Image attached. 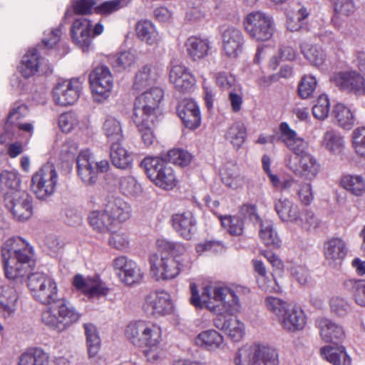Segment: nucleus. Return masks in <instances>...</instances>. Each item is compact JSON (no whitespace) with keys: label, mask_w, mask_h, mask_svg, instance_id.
Here are the masks:
<instances>
[{"label":"nucleus","mask_w":365,"mask_h":365,"mask_svg":"<svg viewBox=\"0 0 365 365\" xmlns=\"http://www.w3.org/2000/svg\"><path fill=\"white\" fill-rule=\"evenodd\" d=\"M32 255V247L22 238L13 237L8 239L1 249L6 278L23 283L30 272L29 263Z\"/></svg>","instance_id":"1"},{"label":"nucleus","mask_w":365,"mask_h":365,"mask_svg":"<svg viewBox=\"0 0 365 365\" xmlns=\"http://www.w3.org/2000/svg\"><path fill=\"white\" fill-rule=\"evenodd\" d=\"M160 252L150 256V273L156 280H170L175 278L181 271L176 258L182 256L186 248L181 244H175L164 239L157 240Z\"/></svg>","instance_id":"2"},{"label":"nucleus","mask_w":365,"mask_h":365,"mask_svg":"<svg viewBox=\"0 0 365 365\" xmlns=\"http://www.w3.org/2000/svg\"><path fill=\"white\" fill-rule=\"evenodd\" d=\"M46 306L41 313V322L57 332L65 331L81 317L78 311L64 297Z\"/></svg>","instance_id":"3"},{"label":"nucleus","mask_w":365,"mask_h":365,"mask_svg":"<svg viewBox=\"0 0 365 365\" xmlns=\"http://www.w3.org/2000/svg\"><path fill=\"white\" fill-rule=\"evenodd\" d=\"M235 365H278L277 351L269 346L254 344L245 345L236 352L234 357Z\"/></svg>","instance_id":"4"},{"label":"nucleus","mask_w":365,"mask_h":365,"mask_svg":"<svg viewBox=\"0 0 365 365\" xmlns=\"http://www.w3.org/2000/svg\"><path fill=\"white\" fill-rule=\"evenodd\" d=\"M28 287L34 299L43 305L62 298L59 297L57 282L43 273L31 274L28 278Z\"/></svg>","instance_id":"5"},{"label":"nucleus","mask_w":365,"mask_h":365,"mask_svg":"<svg viewBox=\"0 0 365 365\" xmlns=\"http://www.w3.org/2000/svg\"><path fill=\"white\" fill-rule=\"evenodd\" d=\"M140 165L156 186L164 190H172L176 185L177 179L173 168L160 158H145Z\"/></svg>","instance_id":"6"},{"label":"nucleus","mask_w":365,"mask_h":365,"mask_svg":"<svg viewBox=\"0 0 365 365\" xmlns=\"http://www.w3.org/2000/svg\"><path fill=\"white\" fill-rule=\"evenodd\" d=\"M239 213L244 216V220L239 216L222 215L220 220L222 226L224 227L235 228L242 226H253L260 228H272L273 225L271 222L263 221L257 212V207L255 205H242Z\"/></svg>","instance_id":"7"},{"label":"nucleus","mask_w":365,"mask_h":365,"mask_svg":"<svg viewBox=\"0 0 365 365\" xmlns=\"http://www.w3.org/2000/svg\"><path fill=\"white\" fill-rule=\"evenodd\" d=\"M78 175L85 183L91 185L96 182L98 173H106L110 170L108 160L95 163L92 153L88 150L81 151L77 158Z\"/></svg>","instance_id":"8"},{"label":"nucleus","mask_w":365,"mask_h":365,"mask_svg":"<svg viewBox=\"0 0 365 365\" xmlns=\"http://www.w3.org/2000/svg\"><path fill=\"white\" fill-rule=\"evenodd\" d=\"M58 175L53 164L42 166L31 178V188L36 197L44 199L51 195L57 183Z\"/></svg>","instance_id":"9"},{"label":"nucleus","mask_w":365,"mask_h":365,"mask_svg":"<svg viewBox=\"0 0 365 365\" xmlns=\"http://www.w3.org/2000/svg\"><path fill=\"white\" fill-rule=\"evenodd\" d=\"M163 95V91L155 87L137 97L135 101L133 118L156 120V111Z\"/></svg>","instance_id":"10"},{"label":"nucleus","mask_w":365,"mask_h":365,"mask_svg":"<svg viewBox=\"0 0 365 365\" xmlns=\"http://www.w3.org/2000/svg\"><path fill=\"white\" fill-rule=\"evenodd\" d=\"M88 80L96 101L101 102L110 96L113 86V78L107 66H100L95 68L90 73Z\"/></svg>","instance_id":"11"},{"label":"nucleus","mask_w":365,"mask_h":365,"mask_svg":"<svg viewBox=\"0 0 365 365\" xmlns=\"http://www.w3.org/2000/svg\"><path fill=\"white\" fill-rule=\"evenodd\" d=\"M245 27L250 36L256 41L269 40L274 31L272 19L259 11L252 12L247 16Z\"/></svg>","instance_id":"12"},{"label":"nucleus","mask_w":365,"mask_h":365,"mask_svg":"<svg viewBox=\"0 0 365 365\" xmlns=\"http://www.w3.org/2000/svg\"><path fill=\"white\" fill-rule=\"evenodd\" d=\"M285 164L296 176L307 181L313 180L320 170L319 163L309 153L302 156L289 155L285 160Z\"/></svg>","instance_id":"13"},{"label":"nucleus","mask_w":365,"mask_h":365,"mask_svg":"<svg viewBox=\"0 0 365 365\" xmlns=\"http://www.w3.org/2000/svg\"><path fill=\"white\" fill-rule=\"evenodd\" d=\"M115 274L123 285L132 287L143 281L145 272L135 262L122 256L115 259Z\"/></svg>","instance_id":"14"},{"label":"nucleus","mask_w":365,"mask_h":365,"mask_svg":"<svg viewBox=\"0 0 365 365\" xmlns=\"http://www.w3.org/2000/svg\"><path fill=\"white\" fill-rule=\"evenodd\" d=\"M6 207L19 221H25L33 213L32 197L26 191L9 193L4 197Z\"/></svg>","instance_id":"15"},{"label":"nucleus","mask_w":365,"mask_h":365,"mask_svg":"<svg viewBox=\"0 0 365 365\" xmlns=\"http://www.w3.org/2000/svg\"><path fill=\"white\" fill-rule=\"evenodd\" d=\"M191 297L190 304L196 308L206 307L210 312L217 314L219 310L218 291L220 286H206L202 289L201 294H199L197 287L195 283L191 282L190 284Z\"/></svg>","instance_id":"16"},{"label":"nucleus","mask_w":365,"mask_h":365,"mask_svg":"<svg viewBox=\"0 0 365 365\" xmlns=\"http://www.w3.org/2000/svg\"><path fill=\"white\" fill-rule=\"evenodd\" d=\"M81 85L78 79L63 81L53 88L54 102L61 106L74 104L79 98Z\"/></svg>","instance_id":"17"},{"label":"nucleus","mask_w":365,"mask_h":365,"mask_svg":"<svg viewBox=\"0 0 365 365\" xmlns=\"http://www.w3.org/2000/svg\"><path fill=\"white\" fill-rule=\"evenodd\" d=\"M143 309L148 315L159 317L170 314L173 305L169 294L165 292H154L145 297Z\"/></svg>","instance_id":"18"},{"label":"nucleus","mask_w":365,"mask_h":365,"mask_svg":"<svg viewBox=\"0 0 365 365\" xmlns=\"http://www.w3.org/2000/svg\"><path fill=\"white\" fill-rule=\"evenodd\" d=\"M332 81L341 90L352 92L357 96L365 95V79L356 71L336 73L333 76Z\"/></svg>","instance_id":"19"},{"label":"nucleus","mask_w":365,"mask_h":365,"mask_svg":"<svg viewBox=\"0 0 365 365\" xmlns=\"http://www.w3.org/2000/svg\"><path fill=\"white\" fill-rule=\"evenodd\" d=\"M278 323L284 330L297 332L305 327L307 316L301 307L289 304L278 320Z\"/></svg>","instance_id":"20"},{"label":"nucleus","mask_w":365,"mask_h":365,"mask_svg":"<svg viewBox=\"0 0 365 365\" xmlns=\"http://www.w3.org/2000/svg\"><path fill=\"white\" fill-rule=\"evenodd\" d=\"M347 254L346 242L340 237H332L324 243V255L327 264L337 268Z\"/></svg>","instance_id":"21"},{"label":"nucleus","mask_w":365,"mask_h":365,"mask_svg":"<svg viewBox=\"0 0 365 365\" xmlns=\"http://www.w3.org/2000/svg\"><path fill=\"white\" fill-rule=\"evenodd\" d=\"M19 71L25 78H29L37 72L47 73L50 67L47 61L41 57L37 49L32 48L23 56Z\"/></svg>","instance_id":"22"},{"label":"nucleus","mask_w":365,"mask_h":365,"mask_svg":"<svg viewBox=\"0 0 365 365\" xmlns=\"http://www.w3.org/2000/svg\"><path fill=\"white\" fill-rule=\"evenodd\" d=\"M169 81L180 92H187L196 80L190 68L182 64L173 65L169 71Z\"/></svg>","instance_id":"23"},{"label":"nucleus","mask_w":365,"mask_h":365,"mask_svg":"<svg viewBox=\"0 0 365 365\" xmlns=\"http://www.w3.org/2000/svg\"><path fill=\"white\" fill-rule=\"evenodd\" d=\"M316 327L322 341L327 343H337L345 338L344 328L339 324L326 317H319Z\"/></svg>","instance_id":"24"},{"label":"nucleus","mask_w":365,"mask_h":365,"mask_svg":"<svg viewBox=\"0 0 365 365\" xmlns=\"http://www.w3.org/2000/svg\"><path fill=\"white\" fill-rule=\"evenodd\" d=\"M177 112L186 128L194 130L200 126L201 114L194 101L188 98L182 100L178 106Z\"/></svg>","instance_id":"25"},{"label":"nucleus","mask_w":365,"mask_h":365,"mask_svg":"<svg viewBox=\"0 0 365 365\" xmlns=\"http://www.w3.org/2000/svg\"><path fill=\"white\" fill-rule=\"evenodd\" d=\"M279 130L281 133L279 140L295 154L294 156H302L308 153L307 152V143L303 138L299 137L287 123H282Z\"/></svg>","instance_id":"26"},{"label":"nucleus","mask_w":365,"mask_h":365,"mask_svg":"<svg viewBox=\"0 0 365 365\" xmlns=\"http://www.w3.org/2000/svg\"><path fill=\"white\" fill-rule=\"evenodd\" d=\"M240 292L239 288L232 289L227 287H221L218 292L219 298V310L217 314H222L224 313L237 312L241 307L240 300L238 296Z\"/></svg>","instance_id":"27"},{"label":"nucleus","mask_w":365,"mask_h":365,"mask_svg":"<svg viewBox=\"0 0 365 365\" xmlns=\"http://www.w3.org/2000/svg\"><path fill=\"white\" fill-rule=\"evenodd\" d=\"M244 38L241 31L235 28H228L222 33V46L229 57H237L242 51Z\"/></svg>","instance_id":"28"},{"label":"nucleus","mask_w":365,"mask_h":365,"mask_svg":"<svg viewBox=\"0 0 365 365\" xmlns=\"http://www.w3.org/2000/svg\"><path fill=\"white\" fill-rule=\"evenodd\" d=\"M91 21L86 18L76 19L71 27L73 41L84 48H88L91 42Z\"/></svg>","instance_id":"29"},{"label":"nucleus","mask_w":365,"mask_h":365,"mask_svg":"<svg viewBox=\"0 0 365 365\" xmlns=\"http://www.w3.org/2000/svg\"><path fill=\"white\" fill-rule=\"evenodd\" d=\"M73 285L77 290L91 297L103 295L106 292V289L98 279L84 278L81 274L74 276Z\"/></svg>","instance_id":"30"},{"label":"nucleus","mask_w":365,"mask_h":365,"mask_svg":"<svg viewBox=\"0 0 365 365\" xmlns=\"http://www.w3.org/2000/svg\"><path fill=\"white\" fill-rule=\"evenodd\" d=\"M188 57L194 61L201 60L209 54L210 42L207 39L195 36L187 38L184 43Z\"/></svg>","instance_id":"31"},{"label":"nucleus","mask_w":365,"mask_h":365,"mask_svg":"<svg viewBox=\"0 0 365 365\" xmlns=\"http://www.w3.org/2000/svg\"><path fill=\"white\" fill-rule=\"evenodd\" d=\"M214 325L223 330L235 341H240L245 334V324L235 317H230L223 321L216 319Z\"/></svg>","instance_id":"32"},{"label":"nucleus","mask_w":365,"mask_h":365,"mask_svg":"<svg viewBox=\"0 0 365 365\" xmlns=\"http://www.w3.org/2000/svg\"><path fill=\"white\" fill-rule=\"evenodd\" d=\"M19 293L10 284L0 285V309L9 316L13 314L17 309Z\"/></svg>","instance_id":"33"},{"label":"nucleus","mask_w":365,"mask_h":365,"mask_svg":"<svg viewBox=\"0 0 365 365\" xmlns=\"http://www.w3.org/2000/svg\"><path fill=\"white\" fill-rule=\"evenodd\" d=\"M138 39L149 46H155L160 42L159 34L154 24L145 19L138 21L135 26Z\"/></svg>","instance_id":"34"},{"label":"nucleus","mask_w":365,"mask_h":365,"mask_svg":"<svg viewBox=\"0 0 365 365\" xmlns=\"http://www.w3.org/2000/svg\"><path fill=\"white\" fill-rule=\"evenodd\" d=\"M197 346L208 351L223 349L225 346L223 336L215 329H208L200 332L195 339Z\"/></svg>","instance_id":"35"},{"label":"nucleus","mask_w":365,"mask_h":365,"mask_svg":"<svg viewBox=\"0 0 365 365\" xmlns=\"http://www.w3.org/2000/svg\"><path fill=\"white\" fill-rule=\"evenodd\" d=\"M222 181L223 184L232 190L243 188L248 184V179L242 175L239 168L235 165H227L222 172Z\"/></svg>","instance_id":"36"},{"label":"nucleus","mask_w":365,"mask_h":365,"mask_svg":"<svg viewBox=\"0 0 365 365\" xmlns=\"http://www.w3.org/2000/svg\"><path fill=\"white\" fill-rule=\"evenodd\" d=\"M148 322L145 320L133 321L125 327V336L134 346H142Z\"/></svg>","instance_id":"37"},{"label":"nucleus","mask_w":365,"mask_h":365,"mask_svg":"<svg viewBox=\"0 0 365 365\" xmlns=\"http://www.w3.org/2000/svg\"><path fill=\"white\" fill-rule=\"evenodd\" d=\"M159 76L158 68L152 64L142 66L136 73L133 87L142 90L156 81Z\"/></svg>","instance_id":"38"},{"label":"nucleus","mask_w":365,"mask_h":365,"mask_svg":"<svg viewBox=\"0 0 365 365\" xmlns=\"http://www.w3.org/2000/svg\"><path fill=\"white\" fill-rule=\"evenodd\" d=\"M323 359L333 365H351V360L342 346H327L320 349Z\"/></svg>","instance_id":"39"},{"label":"nucleus","mask_w":365,"mask_h":365,"mask_svg":"<svg viewBox=\"0 0 365 365\" xmlns=\"http://www.w3.org/2000/svg\"><path fill=\"white\" fill-rule=\"evenodd\" d=\"M340 185L355 196L365 194V180L361 175H344L340 180Z\"/></svg>","instance_id":"40"},{"label":"nucleus","mask_w":365,"mask_h":365,"mask_svg":"<svg viewBox=\"0 0 365 365\" xmlns=\"http://www.w3.org/2000/svg\"><path fill=\"white\" fill-rule=\"evenodd\" d=\"M21 180L18 174L12 171H3L0 173V192L4 197L9 193L21 191L19 189Z\"/></svg>","instance_id":"41"},{"label":"nucleus","mask_w":365,"mask_h":365,"mask_svg":"<svg viewBox=\"0 0 365 365\" xmlns=\"http://www.w3.org/2000/svg\"><path fill=\"white\" fill-rule=\"evenodd\" d=\"M322 146L333 154H339L344 148V137L334 130H329L324 133Z\"/></svg>","instance_id":"42"},{"label":"nucleus","mask_w":365,"mask_h":365,"mask_svg":"<svg viewBox=\"0 0 365 365\" xmlns=\"http://www.w3.org/2000/svg\"><path fill=\"white\" fill-rule=\"evenodd\" d=\"M301 51L304 56L314 66H322L326 60V53L322 48L307 42L301 45Z\"/></svg>","instance_id":"43"},{"label":"nucleus","mask_w":365,"mask_h":365,"mask_svg":"<svg viewBox=\"0 0 365 365\" xmlns=\"http://www.w3.org/2000/svg\"><path fill=\"white\" fill-rule=\"evenodd\" d=\"M274 208L280 218L284 221H294L298 215L297 206L287 198H280L275 201Z\"/></svg>","instance_id":"44"},{"label":"nucleus","mask_w":365,"mask_h":365,"mask_svg":"<svg viewBox=\"0 0 365 365\" xmlns=\"http://www.w3.org/2000/svg\"><path fill=\"white\" fill-rule=\"evenodd\" d=\"M155 120L133 118V121L141 136V139L146 146L153 145L155 141L153 125Z\"/></svg>","instance_id":"45"},{"label":"nucleus","mask_w":365,"mask_h":365,"mask_svg":"<svg viewBox=\"0 0 365 365\" xmlns=\"http://www.w3.org/2000/svg\"><path fill=\"white\" fill-rule=\"evenodd\" d=\"M49 362L48 354L42 349H36L24 353L18 365H48Z\"/></svg>","instance_id":"46"},{"label":"nucleus","mask_w":365,"mask_h":365,"mask_svg":"<svg viewBox=\"0 0 365 365\" xmlns=\"http://www.w3.org/2000/svg\"><path fill=\"white\" fill-rule=\"evenodd\" d=\"M86 337V344L88 354L91 357L95 356L99 351L101 339L96 326L86 323L83 325Z\"/></svg>","instance_id":"47"},{"label":"nucleus","mask_w":365,"mask_h":365,"mask_svg":"<svg viewBox=\"0 0 365 365\" xmlns=\"http://www.w3.org/2000/svg\"><path fill=\"white\" fill-rule=\"evenodd\" d=\"M334 118L338 125L345 129H351L354 125V118L351 110L342 103H337L333 110Z\"/></svg>","instance_id":"48"},{"label":"nucleus","mask_w":365,"mask_h":365,"mask_svg":"<svg viewBox=\"0 0 365 365\" xmlns=\"http://www.w3.org/2000/svg\"><path fill=\"white\" fill-rule=\"evenodd\" d=\"M344 285L352 292L355 302L361 307H365V279H349Z\"/></svg>","instance_id":"49"},{"label":"nucleus","mask_w":365,"mask_h":365,"mask_svg":"<svg viewBox=\"0 0 365 365\" xmlns=\"http://www.w3.org/2000/svg\"><path fill=\"white\" fill-rule=\"evenodd\" d=\"M246 136V129L242 123H233L226 133V138L238 149L244 143Z\"/></svg>","instance_id":"50"},{"label":"nucleus","mask_w":365,"mask_h":365,"mask_svg":"<svg viewBox=\"0 0 365 365\" xmlns=\"http://www.w3.org/2000/svg\"><path fill=\"white\" fill-rule=\"evenodd\" d=\"M137 61L136 53L133 51H125L115 59V73L129 71Z\"/></svg>","instance_id":"51"},{"label":"nucleus","mask_w":365,"mask_h":365,"mask_svg":"<svg viewBox=\"0 0 365 365\" xmlns=\"http://www.w3.org/2000/svg\"><path fill=\"white\" fill-rule=\"evenodd\" d=\"M162 342L158 341L140 347L143 349V355L146 360L152 364H156L165 358V351L162 347Z\"/></svg>","instance_id":"52"},{"label":"nucleus","mask_w":365,"mask_h":365,"mask_svg":"<svg viewBox=\"0 0 365 365\" xmlns=\"http://www.w3.org/2000/svg\"><path fill=\"white\" fill-rule=\"evenodd\" d=\"M29 109L22 103H15L12 106L7 116L6 123L16 125L29 115Z\"/></svg>","instance_id":"53"},{"label":"nucleus","mask_w":365,"mask_h":365,"mask_svg":"<svg viewBox=\"0 0 365 365\" xmlns=\"http://www.w3.org/2000/svg\"><path fill=\"white\" fill-rule=\"evenodd\" d=\"M133 157L130 148L126 146L115 148V168L128 170L132 167Z\"/></svg>","instance_id":"54"},{"label":"nucleus","mask_w":365,"mask_h":365,"mask_svg":"<svg viewBox=\"0 0 365 365\" xmlns=\"http://www.w3.org/2000/svg\"><path fill=\"white\" fill-rule=\"evenodd\" d=\"M88 221L93 228H104L112 225L113 218L107 212L93 211L89 214Z\"/></svg>","instance_id":"55"},{"label":"nucleus","mask_w":365,"mask_h":365,"mask_svg":"<svg viewBox=\"0 0 365 365\" xmlns=\"http://www.w3.org/2000/svg\"><path fill=\"white\" fill-rule=\"evenodd\" d=\"M264 305L269 312L275 315L278 321L289 304L280 298L267 297L264 299Z\"/></svg>","instance_id":"56"},{"label":"nucleus","mask_w":365,"mask_h":365,"mask_svg":"<svg viewBox=\"0 0 365 365\" xmlns=\"http://www.w3.org/2000/svg\"><path fill=\"white\" fill-rule=\"evenodd\" d=\"M217 85L222 90L240 91V86L237 83L234 76L226 72H219L215 76Z\"/></svg>","instance_id":"57"},{"label":"nucleus","mask_w":365,"mask_h":365,"mask_svg":"<svg viewBox=\"0 0 365 365\" xmlns=\"http://www.w3.org/2000/svg\"><path fill=\"white\" fill-rule=\"evenodd\" d=\"M158 341H163L162 328L158 324L149 322L141 347Z\"/></svg>","instance_id":"58"},{"label":"nucleus","mask_w":365,"mask_h":365,"mask_svg":"<svg viewBox=\"0 0 365 365\" xmlns=\"http://www.w3.org/2000/svg\"><path fill=\"white\" fill-rule=\"evenodd\" d=\"M296 196L304 205H309L314 200V192L310 182H299L296 187Z\"/></svg>","instance_id":"59"},{"label":"nucleus","mask_w":365,"mask_h":365,"mask_svg":"<svg viewBox=\"0 0 365 365\" xmlns=\"http://www.w3.org/2000/svg\"><path fill=\"white\" fill-rule=\"evenodd\" d=\"M317 86V81L314 76L310 75L304 76L298 87L299 95L302 98L311 97Z\"/></svg>","instance_id":"60"},{"label":"nucleus","mask_w":365,"mask_h":365,"mask_svg":"<svg viewBox=\"0 0 365 365\" xmlns=\"http://www.w3.org/2000/svg\"><path fill=\"white\" fill-rule=\"evenodd\" d=\"M118 187L125 195H135L141 192V186L130 176L120 178L118 180Z\"/></svg>","instance_id":"61"},{"label":"nucleus","mask_w":365,"mask_h":365,"mask_svg":"<svg viewBox=\"0 0 365 365\" xmlns=\"http://www.w3.org/2000/svg\"><path fill=\"white\" fill-rule=\"evenodd\" d=\"M192 158L190 153L182 149H172L168 153V160L181 167L188 165Z\"/></svg>","instance_id":"62"},{"label":"nucleus","mask_w":365,"mask_h":365,"mask_svg":"<svg viewBox=\"0 0 365 365\" xmlns=\"http://www.w3.org/2000/svg\"><path fill=\"white\" fill-rule=\"evenodd\" d=\"M351 143L356 154L365 157V128H358L352 132Z\"/></svg>","instance_id":"63"},{"label":"nucleus","mask_w":365,"mask_h":365,"mask_svg":"<svg viewBox=\"0 0 365 365\" xmlns=\"http://www.w3.org/2000/svg\"><path fill=\"white\" fill-rule=\"evenodd\" d=\"M309 16V12L304 7H301L292 16H288L287 21V27L291 31L299 30L304 21Z\"/></svg>","instance_id":"64"}]
</instances>
